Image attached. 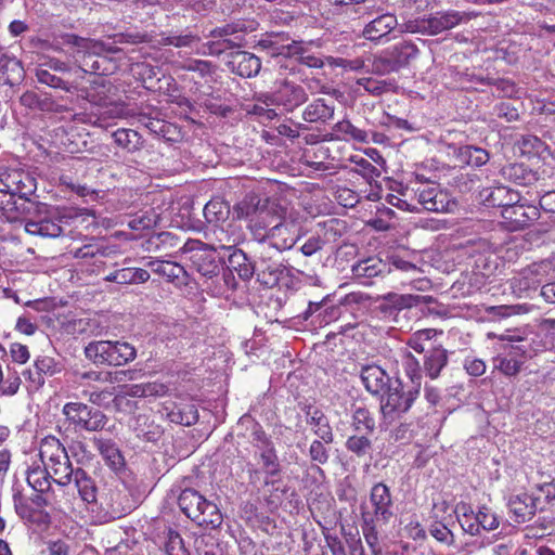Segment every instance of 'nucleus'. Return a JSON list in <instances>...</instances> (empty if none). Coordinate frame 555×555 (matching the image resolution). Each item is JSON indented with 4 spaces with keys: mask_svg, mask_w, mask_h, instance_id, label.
Returning a JSON list of instances; mask_svg holds the SVG:
<instances>
[{
    "mask_svg": "<svg viewBox=\"0 0 555 555\" xmlns=\"http://www.w3.org/2000/svg\"><path fill=\"white\" fill-rule=\"evenodd\" d=\"M93 442L106 465H108L114 472H119L124 468L125 459L120 450L112 440L94 438Z\"/></svg>",
    "mask_w": 555,
    "mask_h": 555,
    "instance_id": "28",
    "label": "nucleus"
},
{
    "mask_svg": "<svg viewBox=\"0 0 555 555\" xmlns=\"http://www.w3.org/2000/svg\"><path fill=\"white\" fill-rule=\"evenodd\" d=\"M346 449L359 457L367 455L372 450V441L365 436H350L346 443Z\"/></svg>",
    "mask_w": 555,
    "mask_h": 555,
    "instance_id": "52",
    "label": "nucleus"
},
{
    "mask_svg": "<svg viewBox=\"0 0 555 555\" xmlns=\"http://www.w3.org/2000/svg\"><path fill=\"white\" fill-rule=\"evenodd\" d=\"M276 99L278 106L292 112L308 100V94L304 87L284 80L276 89Z\"/></svg>",
    "mask_w": 555,
    "mask_h": 555,
    "instance_id": "17",
    "label": "nucleus"
},
{
    "mask_svg": "<svg viewBox=\"0 0 555 555\" xmlns=\"http://www.w3.org/2000/svg\"><path fill=\"white\" fill-rule=\"evenodd\" d=\"M229 66L232 72L246 78L255 77L261 68V61L258 56L246 51H237L231 54Z\"/></svg>",
    "mask_w": 555,
    "mask_h": 555,
    "instance_id": "21",
    "label": "nucleus"
},
{
    "mask_svg": "<svg viewBox=\"0 0 555 555\" xmlns=\"http://www.w3.org/2000/svg\"><path fill=\"white\" fill-rule=\"evenodd\" d=\"M2 184L16 196L28 197L36 192V179L23 169L12 168L0 173Z\"/></svg>",
    "mask_w": 555,
    "mask_h": 555,
    "instance_id": "13",
    "label": "nucleus"
},
{
    "mask_svg": "<svg viewBox=\"0 0 555 555\" xmlns=\"http://www.w3.org/2000/svg\"><path fill=\"white\" fill-rule=\"evenodd\" d=\"M80 498L88 504L98 503L95 481L81 468L73 474Z\"/></svg>",
    "mask_w": 555,
    "mask_h": 555,
    "instance_id": "34",
    "label": "nucleus"
},
{
    "mask_svg": "<svg viewBox=\"0 0 555 555\" xmlns=\"http://www.w3.org/2000/svg\"><path fill=\"white\" fill-rule=\"evenodd\" d=\"M398 26L396 15L386 13L377 16L365 25L362 35L370 41H377L387 36Z\"/></svg>",
    "mask_w": 555,
    "mask_h": 555,
    "instance_id": "23",
    "label": "nucleus"
},
{
    "mask_svg": "<svg viewBox=\"0 0 555 555\" xmlns=\"http://www.w3.org/2000/svg\"><path fill=\"white\" fill-rule=\"evenodd\" d=\"M420 392L417 390H403L400 382L389 386L385 396L382 397L380 412L383 415L382 426H389L400 418L412 406ZM387 429V427H385Z\"/></svg>",
    "mask_w": 555,
    "mask_h": 555,
    "instance_id": "7",
    "label": "nucleus"
},
{
    "mask_svg": "<svg viewBox=\"0 0 555 555\" xmlns=\"http://www.w3.org/2000/svg\"><path fill=\"white\" fill-rule=\"evenodd\" d=\"M519 143L524 152L539 155L546 153L548 147L540 138L532 134L522 135Z\"/></svg>",
    "mask_w": 555,
    "mask_h": 555,
    "instance_id": "57",
    "label": "nucleus"
},
{
    "mask_svg": "<svg viewBox=\"0 0 555 555\" xmlns=\"http://www.w3.org/2000/svg\"><path fill=\"white\" fill-rule=\"evenodd\" d=\"M34 70L35 77L39 83L69 93L77 90V86L74 82L66 81L55 74L66 73L69 70L67 63L60 59L39 54Z\"/></svg>",
    "mask_w": 555,
    "mask_h": 555,
    "instance_id": "9",
    "label": "nucleus"
},
{
    "mask_svg": "<svg viewBox=\"0 0 555 555\" xmlns=\"http://www.w3.org/2000/svg\"><path fill=\"white\" fill-rule=\"evenodd\" d=\"M390 272V268L379 258L370 257L352 266V274L358 280L372 279Z\"/></svg>",
    "mask_w": 555,
    "mask_h": 555,
    "instance_id": "27",
    "label": "nucleus"
},
{
    "mask_svg": "<svg viewBox=\"0 0 555 555\" xmlns=\"http://www.w3.org/2000/svg\"><path fill=\"white\" fill-rule=\"evenodd\" d=\"M479 195L487 206L501 207L502 210L520 201V196L516 191L503 185L485 188L480 191Z\"/></svg>",
    "mask_w": 555,
    "mask_h": 555,
    "instance_id": "19",
    "label": "nucleus"
},
{
    "mask_svg": "<svg viewBox=\"0 0 555 555\" xmlns=\"http://www.w3.org/2000/svg\"><path fill=\"white\" fill-rule=\"evenodd\" d=\"M454 514L465 532L470 535H478L477 513L474 512L468 503L459 502L454 507Z\"/></svg>",
    "mask_w": 555,
    "mask_h": 555,
    "instance_id": "37",
    "label": "nucleus"
},
{
    "mask_svg": "<svg viewBox=\"0 0 555 555\" xmlns=\"http://www.w3.org/2000/svg\"><path fill=\"white\" fill-rule=\"evenodd\" d=\"M352 426L357 431H360L362 429L369 433L374 431L375 421L372 417L370 411L365 406H354L352 412Z\"/></svg>",
    "mask_w": 555,
    "mask_h": 555,
    "instance_id": "49",
    "label": "nucleus"
},
{
    "mask_svg": "<svg viewBox=\"0 0 555 555\" xmlns=\"http://www.w3.org/2000/svg\"><path fill=\"white\" fill-rule=\"evenodd\" d=\"M234 211L238 219L247 221V229L257 242L264 240L270 228L281 218H288L287 208L276 201L247 196L235 205Z\"/></svg>",
    "mask_w": 555,
    "mask_h": 555,
    "instance_id": "3",
    "label": "nucleus"
},
{
    "mask_svg": "<svg viewBox=\"0 0 555 555\" xmlns=\"http://www.w3.org/2000/svg\"><path fill=\"white\" fill-rule=\"evenodd\" d=\"M34 47L46 51L53 50L56 52L63 51V46L75 48L73 57L79 64L78 67L82 73H93L103 75L104 70L101 68L99 60H93L94 56H102L105 54H115L120 51L117 46L94 40L89 38L79 37L75 34H62L54 38L52 42L42 39L33 41Z\"/></svg>",
    "mask_w": 555,
    "mask_h": 555,
    "instance_id": "2",
    "label": "nucleus"
},
{
    "mask_svg": "<svg viewBox=\"0 0 555 555\" xmlns=\"http://www.w3.org/2000/svg\"><path fill=\"white\" fill-rule=\"evenodd\" d=\"M0 217L9 222L21 221L30 235L56 238L63 234L62 217L49 205L0 190Z\"/></svg>",
    "mask_w": 555,
    "mask_h": 555,
    "instance_id": "1",
    "label": "nucleus"
},
{
    "mask_svg": "<svg viewBox=\"0 0 555 555\" xmlns=\"http://www.w3.org/2000/svg\"><path fill=\"white\" fill-rule=\"evenodd\" d=\"M539 209L535 206H526L524 204H512L502 210V217L514 229H520L539 218Z\"/></svg>",
    "mask_w": 555,
    "mask_h": 555,
    "instance_id": "20",
    "label": "nucleus"
},
{
    "mask_svg": "<svg viewBox=\"0 0 555 555\" xmlns=\"http://www.w3.org/2000/svg\"><path fill=\"white\" fill-rule=\"evenodd\" d=\"M508 507L517 522H525L530 520L537 511H542L545 506L542 504L540 496L520 493L508 499Z\"/></svg>",
    "mask_w": 555,
    "mask_h": 555,
    "instance_id": "15",
    "label": "nucleus"
},
{
    "mask_svg": "<svg viewBox=\"0 0 555 555\" xmlns=\"http://www.w3.org/2000/svg\"><path fill=\"white\" fill-rule=\"evenodd\" d=\"M163 411L167 420L175 424L191 426L198 421V411L193 403L177 404L173 401H166L163 404Z\"/></svg>",
    "mask_w": 555,
    "mask_h": 555,
    "instance_id": "18",
    "label": "nucleus"
},
{
    "mask_svg": "<svg viewBox=\"0 0 555 555\" xmlns=\"http://www.w3.org/2000/svg\"><path fill=\"white\" fill-rule=\"evenodd\" d=\"M137 74L140 76L145 88H154V81H158L157 75L159 73L158 67H154L151 64L141 63L135 66Z\"/></svg>",
    "mask_w": 555,
    "mask_h": 555,
    "instance_id": "58",
    "label": "nucleus"
},
{
    "mask_svg": "<svg viewBox=\"0 0 555 555\" xmlns=\"http://www.w3.org/2000/svg\"><path fill=\"white\" fill-rule=\"evenodd\" d=\"M259 459L264 475H268V477L280 476L282 469L274 448H267L260 451Z\"/></svg>",
    "mask_w": 555,
    "mask_h": 555,
    "instance_id": "45",
    "label": "nucleus"
},
{
    "mask_svg": "<svg viewBox=\"0 0 555 555\" xmlns=\"http://www.w3.org/2000/svg\"><path fill=\"white\" fill-rule=\"evenodd\" d=\"M154 273L166 278L169 282H173L179 280L185 273V270L177 262L163 261L162 263H156Z\"/></svg>",
    "mask_w": 555,
    "mask_h": 555,
    "instance_id": "54",
    "label": "nucleus"
},
{
    "mask_svg": "<svg viewBox=\"0 0 555 555\" xmlns=\"http://www.w3.org/2000/svg\"><path fill=\"white\" fill-rule=\"evenodd\" d=\"M429 533L437 541L451 545L454 542V535L452 531L442 522L435 521L429 527Z\"/></svg>",
    "mask_w": 555,
    "mask_h": 555,
    "instance_id": "60",
    "label": "nucleus"
},
{
    "mask_svg": "<svg viewBox=\"0 0 555 555\" xmlns=\"http://www.w3.org/2000/svg\"><path fill=\"white\" fill-rule=\"evenodd\" d=\"M457 158L461 163L468 166L481 167L489 162L490 155L485 149L464 145L457 150Z\"/></svg>",
    "mask_w": 555,
    "mask_h": 555,
    "instance_id": "36",
    "label": "nucleus"
},
{
    "mask_svg": "<svg viewBox=\"0 0 555 555\" xmlns=\"http://www.w3.org/2000/svg\"><path fill=\"white\" fill-rule=\"evenodd\" d=\"M244 28L241 24H228L223 27L216 29L214 33L218 34L220 37H230L234 36L233 39H224L225 48H234L242 47L244 44Z\"/></svg>",
    "mask_w": 555,
    "mask_h": 555,
    "instance_id": "46",
    "label": "nucleus"
},
{
    "mask_svg": "<svg viewBox=\"0 0 555 555\" xmlns=\"http://www.w3.org/2000/svg\"><path fill=\"white\" fill-rule=\"evenodd\" d=\"M398 70L408 65L418 54L417 47L412 42H401L388 51Z\"/></svg>",
    "mask_w": 555,
    "mask_h": 555,
    "instance_id": "39",
    "label": "nucleus"
},
{
    "mask_svg": "<svg viewBox=\"0 0 555 555\" xmlns=\"http://www.w3.org/2000/svg\"><path fill=\"white\" fill-rule=\"evenodd\" d=\"M403 367L413 384L411 389L420 392L422 379L421 366L417 359L411 352H406L403 356Z\"/></svg>",
    "mask_w": 555,
    "mask_h": 555,
    "instance_id": "50",
    "label": "nucleus"
},
{
    "mask_svg": "<svg viewBox=\"0 0 555 555\" xmlns=\"http://www.w3.org/2000/svg\"><path fill=\"white\" fill-rule=\"evenodd\" d=\"M181 69L196 73L206 82L214 80L215 66L209 61L188 60L180 66Z\"/></svg>",
    "mask_w": 555,
    "mask_h": 555,
    "instance_id": "47",
    "label": "nucleus"
},
{
    "mask_svg": "<svg viewBox=\"0 0 555 555\" xmlns=\"http://www.w3.org/2000/svg\"><path fill=\"white\" fill-rule=\"evenodd\" d=\"M361 379L366 390L373 395L384 391L389 383V376L377 365H367L361 371Z\"/></svg>",
    "mask_w": 555,
    "mask_h": 555,
    "instance_id": "26",
    "label": "nucleus"
},
{
    "mask_svg": "<svg viewBox=\"0 0 555 555\" xmlns=\"http://www.w3.org/2000/svg\"><path fill=\"white\" fill-rule=\"evenodd\" d=\"M63 414L69 425L77 430L99 431L105 427L108 421L102 411L82 402L66 403L63 406Z\"/></svg>",
    "mask_w": 555,
    "mask_h": 555,
    "instance_id": "10",
    "label": "nucleus"
},
{
    "mask_svg": "<svg viewBox=\"0 0 555 555\" xmlns=\"http://www.w3.org/2000/svg\"><path fill=\"white\" fill-rule=\"evenodd\" d=\"M335 106L324 99H317L310 103L302 113V118L308 122H326L334 116Z\"/></svg>",
    "mask_w": 555,
    "mask_h": 555,
    "instance_id": "29",
    "label": "nucleus"
},
{
    "mask_svg": "<svg viewBox=\"0 0 555 555\" xmlns=\"http://www.w3.org/2000/svg\"><path fill=\"white\" fill-rule=\"evenodd\" d=\"M524 360L509 357L503 351L493 358V366L507 377L516 376L522 369Z\"/></svg>",
    "mask_w": 555,
    "mask_h": 555,
    "instance_id": "41",
    "label": "nucleus"
},
{
    "mask_svg": "<svg viewBox=\"0 0 555 555\" xmlns=\"http://www.w3.org/2000/svg\"><path fill=\"white\" fill-rule=\"evenodd\" d=\"M182 250L191 253L190 260L203 276L212 278L218 275L220 266L214 247L197 240H189L184 243Z\"/></svg>",
    "mask_w": 555,
    "mask_h": 555,
    "instance_id": "11",
    "label": "nucleus"
},
{
    "mask_svg": "<svg viewBox=\"0 0 555 555\" xmlns=\"http://www.w3.org/2000/svg\"><path fill=\"white\" fill-rule=\"evenodd\" d=\"M46 468L54 476V481L57 485L67 486L72 482L75 470L67 452L46 462Z\"/></svg>",
    "mask_w": 555,
    "mask_h": 555,
    "instance_id": "25",
    "label": "nucleus"
},
{
    "mask_svg": "<svg viewBox=\"0 0 555 555\" xmlns=\"http://www.w3.org/2000/svg\"><path fill=\"white\" fill-rule=\"evenodd\" d=\"M421 298L420 295H399L389 293L383 297L379 304V310L385 318L395 319L399 311L404 308L417 306Z\"/></svg>",
    "mask_w": 555,
    "mask_h": 555,
    "instance_id": "22",
    "label": "nucleus"
},
{
    "mask_svg": "<svg viewBox=\"0 0 555 555\" xmlns=\"http://www.w3.org/2000/svg\"><path fill=\"white\" fill-rule=\"evenodd\" d=\"M531 309H532V306H530L528 304H518V305H511V306L504 305V306L491 307L490 311L498 317L507 318V317H512V315H516V314H526V313L530 312Z\"/></svg>",
    "mask_w": 555,
    "mask_h": 555,
    "instance_id": "56",
    "label": "nucleus"
},
{
    "mask_svg": "<svg viewBox=\"0 0 555 555\" xmlns=\"http://www.w3.org/2000/svg\"><path fill=\"white\" fill-rule=\"evenodd\" d=\"M115 89L112 82L100 76L90 87L82 89L79 96L98 107L105 118H120L125 115V106L113 98Z\"/></svg>",
    "mask_w": 555,
    "mask_h": 555,
    "instance_id": "6",
    "label": "nucleus"
},
{
    "mask_svg": "<svg viewBox=\"0 0 555 555\" xmlns=\"http://www.w3.org/2000/svg\"><path fill=\"white\" fill-rule=\"evenodd\" d=\"M436 335V330L425 328L413 333L406 341V345L416 352L421 353L425 350V343Z\"/></svg>",
    "mask_w": 555,
    "mask_h": 555,
    "instance_id": "55",
    "label": "nucleus"
},
{
    "mask_svg": "<svg viewBox=\"0 0 555 555\" xmlns=\"http://www.w3.org/2000/svg\"><path fill=\"white\" fill-rule=\"evenodd\" d=\"M372 70L377 75H387L389 73L397 72L398 68L393 64L389 52H387L386 55L376 57L374 60Z\"/></svg>",
    "mask_w": 555,
    "mask_h": 555,
    "instance_id": "62",
    "label": "nucleus"
},
{
    "mask_svg": "<svg viewBox=\"0 0 555 555\" xmlns=\"http://www.w3.org/2000/svg\"><path fill=\"white\" fill-rule=\"evenodd\" d=\"M25 77L22 62L16 57L2 55L0 57V83L10 87L20 85Z\"/></svg>",
    "mask_w": 555,
    "mask_h": 555,
    "instance_id": "24",
    "label": "nucleus"
},
{
    "mask_svg": "<svg viewBox=\"0 0 555 555\" xmlns=\"http://www.w3.org/2000/svg\"><path fill=\"white\" fill-rule=\"evenodd\" d=\"M20 103L30 111L53 112L55 102L47 93H38L34 90H27L20 96Z\"/></svg>",
    "mask_w": 555,
    "mask_h": 555,
    "instance_id": "31",
    "label": "nucleus"
},
{
    "mask_svg": "<svg viewBox=\"0 0 555 555\" xmlns=\"http://www.w3.org/2000/svg\"><path fill=\"white\" fill-rule=\"evenodd\" d=\"M333 131L338 140H353L359 143H367V132L353 126L349 120H341L334 125Z\"/></svg>",
    "mask_w": 555,
    "mask_h": 555,
    "instance_id": "38",
    "label": "nucleus"
},
{
    "mask_svg": "<svg viewBox=\"0 0 555 555\" xmlns=\"http://www.w3.org/2000/svg\"><path fill=\"white\" fill-rule=\"evenodd\" d=\"M298 238L296 224L293 221H287V218H281L270 228L260 243H269L271 247L282 251L291 249Z\"/></svg>",
    "mask_w": 555,
    "mask_h": 555,
    "instance_id": "12",
    "label": "nucleus"
},
{
    "mask_svg": "<svg viewBox=\"0 0 555 555\" xmlns=\"http://www.w3.org/2000/svg\"><path fill=\"white\" fill-rule=\"evenodd\" d=\"M307 423L312 427L313 433L324 442L332 443L334 435L327 417L318 409L307 412Z\"/></svg>",
    "mask_w": 555,
    "mask_h": 555,
    "instance_id": "30",
    "label": "nucleus"
},
{
    "mask_svg": "<svg viewBox=\"0 0 555 555\" xmlns=\"http://www.w3.org/2000/svg\"><path fill=\"white\" fill-rule=\"evenodd\" d=\"M158 216L156 214L149 215L147 212L138 216L129 221V227L132 230L139 231L151 229L157 224Z\"/></svg>",
    "mask_w": 555,
    "mask_h": 555,
    "instance_id": "63",
    "label": "nucleus"
},
{
    "mask_svg": "<svg viewBox=\"0 0 555 555\" xmlns=\"http://www.w3.org/2000/svg\"><path fill=\"white\" fill-rule=\"evenodd\" d=\"M85 356L96 365L121 366L135 359L137 350L122 340H96L85 347Z\"/></svg>",
    "mask_w": 555,
    "mask_h": 555,
    "instance_id": "5",
    "label": "nucleus"
},
{
    "mask_svg": "<svg viewBox=\"0 0 555 555\" xmlns=\"http://www.w3.org/2000/svg\"><path fill=\"white\" fill-rule=\"evenodd\" d=\"M203 212L207 222L218 223L228 219L230 207L223 199L212 198L205 205Z\"/></svg>",
    "mask_w": 555,
    "mask_h": 555,
    "instance_id": "40",
    "label": "nucleus"
},
{
    "mask_svg": "<svg viewBox=\"0 0 555 555\" xmlns=\"http://www.w3.org/2000/svg\"><path fill=\"white\" fill-rule=\"evenodd\" d=\"M416 196L423 208L431 212L448 211L451 204L449 195L435 184L418 188Z\"/></svg>",
    "mask_w": 555,
    "mask_h": 555,
    "instance_id": "16",
    "label": "nucleus"
},
{
    "mask_svg": "<svg viewBox=\"0 0 555 555\" xmlns=\"http://www.w3.org/2000/svg\"><path fill=\"white\" fill-rule=\"evenodd\" d=\"M50 477L51 475L48 468L37 466L29 469L27 474V482L35 491L43 493L51 487Z\"/></svg>",
    "mask_w": 555,
    "mask_h": 555,
    "instance_id": "43",
    "label": "nucleus"
},
{
    "mask_svg": "<svg viewBox=\"0 0 555 555\" xmlns=\"http://www.w3.org/2000/svg\"><path fill=\"white\" fill-rule=\"evenodd\" d=\"M229 268L235 271L244 281L250 280L255 273V266L241 249H234L230 254Z\"/></svg>",
    "mask_w": 555,
    "mask_h": 555,
    "instance_id": "35",
    "label": "nucleus"
},
{
    "mask_svg": "<svg viewBox=\"0 0 555 555\" xmlns=\"http://www.w3.org/2000/svg\"><path fill=\"white\" fill-rule=\"evenodd\" d=\"M178 504L182 513L198 526L217 528L222 524V514L217 504L195 489H184L178 498Z\"/></svg>",
    "mask_w": 555,
    "mask_h": 555,
    "instance_id": "4",
    "label": "nucleus"
},
{
    "mask_svg": "<svg viewBox=\"0 0 555 555\" xmlns=\"http://www.w3.org/2000/svg\"><path fill=\"white\" fill-rule=\"evenodd\" d=\"M370 503L372 506L371 518L377 522L387 524L393 516L392 496L390 489L383 482L375 483L370 492Z\"/></svg>",
    "mask_w": 555,
    "mask_h": 555,
    "instance_id": "14",
    "label": "nucleus"
},
{
    "mask_svg": "<svg viewBox=\"0 0 555 555\" xmlns=\"http://www.w3.org/2000/svg\"><path fill=\"white\" fill-rule=\"evenodd\" d=\"M67 452L64 444L54 436H47L40 442V457L43 463Z\"/></svg>",
    "mask_w": 555,
    "mask_h": 555,
    "instance_id": "44",
    "label": "nucleus"
},
{
    "mask_svg": "<svg viewBox=\"0 0 555 555\" xmlns=\"http://www.w3.org/2000/svg\"><path fill=\"white\" fill-rule=\"evenodd\" d=\"M463 20V14L457 11H447L430 15L426 18H416L408 21L400 26L401 33L422 34L435 36L444 30L459 25Z\"/></svg>",
    "mask_w": 555,
    "mask_h": 555,
    "instance_id": "8",
    "label": "nucleus"
},
{
    "mask_svg": "<svg viewBox=\"0 0 555 555\" xmlns=\"http://www.w3.org/2000/svg\"><path fill=\"white\" fill-rule=\"evenodd\" d=\"M35 366L37 370L36 374L38 375V380H37L38 385L43 384L41 374L51 376L59 371L57 363L55 362V360L53 358L47 357V356L38 358L35 361Z\"/></svg>",
    "mask_w": 555,
    "mask_h": 555,
    "instance_id": "59",
    "label": "nucleus"
},
{
    "mask_svg": "<svg viewBox=\"0 0 555 555\" xmlns=\"http://www.w3.org/2000/svg\"><path fill=\"white\" fill-rule=\"evenodd\" d=\"M116 145L126 150L128 153H134L143 147L144 140L141 134L133 129H117L112 133Z\"/></svg>",
    "mask_w": 555,
    "mask_h": 555,
    "instance_id": "33",
    "label": "nucleus"
},
{
    "mask_svg": "<svg viewBox=\"0 0 555 555\" xmlns=\"http://www.w3.org/2000/svg\"><path fill=\"white\" fill-rule=\"evenodd\" d=\"M531 344L525 341L520 344H505L502 346V351L509 357H515L516 359L526 360L527 358H531L530 353Z\"/></svg>",
    "mask_w": 555,
    "mask_h": 555,
    "instance_id": "61",
    "label": "nucleus"
},
{
    "mask_svg": "<svg viewBox=\"0 0 555 555\" xmlns=\"http://www.w3.org/2000/svg\"><path fill=\"white\" fill-rule=\"evenodd\" d=\"M509 285L513 293L518 297L522 296V294L530 289H537L539 287L537 285V280L533 281V278L531 274H528V270L526 268L522 269L516 276L511 279Z\"/></svg>",
    "mask_w": 555,
    "mask_h": 555,
    "instance_id": "48",
    "label": "nucleus"
},
{
    "mask_svg": "<svg viewBox=\"0 0 555 555\" xmlns=\"http://www.w3.org/2000/svg\"><path fill=\"white\" fill-rule=\"evenodd\" d=\"M448 363L447 350L442 347H435L427 352L423 363V370L428 377L436 379Z\"/></svg>",
    "mask_w": 555,
    "mask_h": 555,
    "instance_id": "32",
    "label": "nucleus"
},
{
    "mask_svg": "<svg viewBox=\"0 0 555 555\" xmlns=\"http://www.w3.org/2000/svg\"><path fill=\"white\" fill-rule=\"evenodd\" d=\"M476 524L478 525V534L481 529L491 531L499 527L500 520L498 515L488 506L479 507L476 517Z\"/></svg>",
    "mask_w": 555,
    "mask_h": 555,
    "instance_id": "51",
    "label": "nucleus"
},
{
    "mask_svg": "<svg viewBox=\"0 0 555 555\" xmlns=\"http://www.w3.org/2000/svg\"><path fill=\"white\" fill-rule=\"evenodd\" d=\"M501 171L504 178L519 185L530 184L535 180V175L522 164H509Z\"/></svg>",
    "mask_w": 555,
    "mask_h": 555,
    "instance_id": "42",
    "label": "nucleus"
},
{
    "mask_svg": "<svg viewBox=\"0 0 555 555\" xmlns=\"http://www.w3.org/2000/svg\"><path fill=\"white\" fill-rule=\"evenodd\" d=\"M526 269L528 270V274H531L533 278V281L537 280V285L540 286L550 278L551 273L554 271V266L551 260H542L528 266Z\"/></svg>",
    "mask_w": 555,
    "mask_h": 555,
    "instance_id": "53",
    "label": "nucleus"
},
{
    "mask_svg": "<svg viewBox=\"0 0 555 555\" xmlns=\"http://www.w3.org/2000/svg\"><path fill=\"white\" fill-rule=\"evenodd\" d=\"M364 526H363V534L366 542L370 545H374L377 543V532L375 530L376 525L378 524L375 518H371L370 512H364L362 514Z\"/></svg>",
    "mask_w": 555,
    "mask_h": 555,
    "instance_id": "64",
    "label": "nucleus"
}]
</instances>
